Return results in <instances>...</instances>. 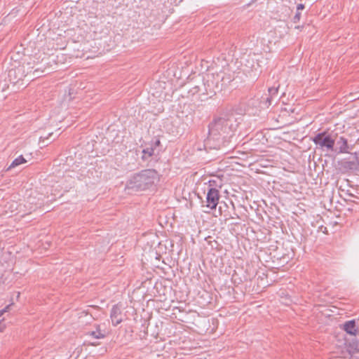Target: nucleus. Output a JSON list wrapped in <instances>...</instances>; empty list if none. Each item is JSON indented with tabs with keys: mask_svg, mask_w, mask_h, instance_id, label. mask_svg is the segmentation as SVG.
I'll list each match as a JSON object with an SVG mask.
<instances>
[{
	"mask_svg": "<svg viewBox=\"0 0 359 359\" xmlns=\"http://www.w3.org/2000/svg\"><path fill=\"white\" fill-rule=\"evenodd\" d=\"M272 97L273 96L269 95V97H267L266 99V102L268 104L269 106L271 104Z\"/></svg>",
	"mask_w": 359,
	"mask_h": 359,
	"instance_id": "20",
	"label": "nucleus"
},
{
	"mask_svg": "<svg viewBox=\"0 0 359 359\" xmlns=\"http://www.w3.org/2000/svg\"><path fill=\"white\" fill-rule=\"evenodd\" d=\"M158 179V174L155 170H144L133 175L127 182L126 187L134 191H143L151 187Z\"/></svg>",
	"mask_w": 359,
	"mask_h": 359,
	"instance_id": "2",
	"label": "nucleus"
},
{
	"mask_svg": "<svg viewBox=\"0 0 359 359\" xmlns=\"http://www.w3.org/2000/svg\"><path fill=\"white\" fill-rule=\"evenodd\" d=\"M26 162H27V161L25 160V158L21 155V156H18V158H16L15 160L13 161L11 164L8 168V170H10L12 168H15L16 166H18V165H21L22 163H26Z\"/></svg>",
	"mask_w": 359,
	"mask_h": 359,
	"instance_id": "13",
	"label": "nucleus"
},
{
	"mask_svg": "<svg viewBox=\"0 0 359 359\" xmlns=\"http://www.w3.org/2000/svg\"><path fill=\"white\" fill-rule=\"evenodd\" d=\"M234 118L219 117L209 124V133L205 145L210 149H220L226 146L231 133L238 126Z\"/></svg>",
	"mask_w": 359,
	"mask_h": 359,
	"instance_id": "1",
	"label": "nucleus"
},
{
	"mask_svg": "<svg viewBox=\"0 0 359 359\" xmlns=\"http://www.w3.org/2000/svg\"><path fill=\"white\" fill-rule=\"evenodd\" d=\"M344 330L348 334L355 336L357 334L358 330L356 329L355 320H351L346 322L344 324Z\"/></svg>",
	"mask_w": 359,
	"mask_h": 359,
	"instance_id": "9",
	"label": "nucleus"
},
{
	"mask_svg": "<svg viewBox=\"0 0 359 359\" xmlns=\"http://www.w3.org/2000/svg\"><path fill=\"white\" fill-rule=\"evenodd\" d=\"M161 145V141L159 139H156L154 142H152L151 145V146H153V147L154 148V149Z\"/></svg>",
	"mask_w": 359,
	"mask_h": 359,
	"instance_id": "17",
	"label": "nucleus"
},
{
	"mask_svg": "<svg viewBox=\"0 0 359 359\" xmlns=\"http://www.w3.org/2000/svg\"><path fill=\"white\" fill-rule=\"evenodd\" d=\"M277 93H278V88H273V87L269 88V95L273 96L274 95H276Z\"/></svg>",
	"mask_w": 359,
	"mask_h": 359,
	"instance_id": "16",
	"label": "nucleus"
},
{
	"mask_svg": "<svg viewBox=\"0 0 359 359\" xmlns=\"http://www.w3.org/2000/svg\"><path fill=\"white\" fill-rule=\"evenodd\" d=\"M43 72V70L41 69L40 68H35V67L34 66V69H32V72L29 75L28 81L34 80L36 78L41 76Z\"/></svg>",
	"mask_w": 359,
	"mask_h": 359,
	"instance_id": "12",
	"label": "nucleus"
},
{
	"mask_svg": "<svg viewBox=\"0 0 359 359\" xmlns=\"http://www.w3.org/2000/svg\"><path fill=\"white\" fill-rule=\"evenodd\" d=\"M11 305L12 304H9L6 306L4 309L0 311V317H1L5 312H7L8 311Z\"/></svg>",
	"mask_w": 359,
	"mask_h": 359,
	"instance_id": "18",
	"label": "nucleus"
},
{
	"mask_svg": "<svg viewBox=\"0 0 359 359\" xmlns=\"http://www.w3.org/2000/svg\"><path fill=\"white\" fill-rule=\"evenodd\" d=\"M353 148V146L348 144V140L345 137L337 135L333 151L337 154H348Z\"/></svg>",
	"mask_w": 359,
	"mask_h": 359,
	"instance_id": "6",
	"label": "nucleus"
},
{
	"mask_svg": "<svg viewBox=\"0 0 359 359\" xmlns=\"http://www.w3.org/2000/svg\"><path fill=\"white\" fill-rule=\"evenodd\" d=\"M217 82L212 74H208L201 83L191 87L189 93L192 95L199 93L201 100L213 97L217 90H220Z\"/></svg>",
	"mask_w": 359,
	"mask_h": 359,
	"instance_id": "3",
	"label": "nucleus"
},
{
	"mask_svg": "<svg viewBox=\"0 0 359 359\" xmlns=\"http://www.w3.org/2000/svg\"><path fill=\"white\" fill-rule=\"evenodd\" d=\"M337 134H328L326 132L318 133L313 137V142L323 151H333Z\"/></svg>",
	"mask_w": 359,
	"mask_h": 359,
	"instance_id": "5",
	"label": "nucleus"
},
{
	"mask_svg": "<svg viewBox=\"0 0 359 359\" xmlns=\"http://www.w3.org/2000/svg\"><path fill=\"white\" fill-rule=\"evenodd\" d=\"M96 330L86 333L87 335L90 336L95 339H103L106 336L104 330H101L100 325H96Z\"/></svg>",
	"mask_w": 359,
	"mask_h": 359,
	"instance_id": "10",
	"label": "nucleus"
},
{
	"mask_svg": "<svg viewBox=\"0 0 359 359\" xmlns=\"http://www.w3.org/2000/svg\"><path fill=\"white\" fill-rule=\"evenodd\" d=\"M304 8V5L302 4H299L297 6V11H299L301 10H303Z\"/></svg>",
	"mask_w": 359,
	"mask_h": 359,
	"instance_id": "19",
	"label": "nucleus"
},
{
	"mask_svg": "<svg viewBox=\"0 0 359 359\" xmlns=\"http://www.w3.org/2000/svg\"><path fill=\"white\" fill-rule=\"evenodd\" d=\"M110 318L113 325L116 326L123 321V314L118 304L113 306L111 310Z\"/></svg>",
	"mask_w": 359,
	"mask_h": 359,
	"instance_id": "8",
	"label": "nucleus"
},
{
	"mask_svg": "<svg viewBox=\"0 0 359 359\" xmlns=\"http://www.w3.org/2000/svg\"><path fill=\"white\" fill-rule=\"evenodd\" d=\"M301 18V13L299 11H297L295 15L293 18V22L294 23H297L299 22Z\"/></svg>",
	"mask_w": 359,
	"mask_h": 359,
	"instance_id": "15",
	"label": "nucleus"
},
{
	"mask_svg": "<svg viewBox=\"0 0 359 359\" xmlns=\"http://www.w3.org/2000/svg\"><path fill=\"white\" fill-rule=\"evenodd\" d=\"M219 198L220 194L219 190L216 188H209L206 196V206L211 210L216 209Z\"/></svg>",
	"mask_w": 359,
	"mask_h": 359,
	"instance_id": "7",
	"label": "nucleus"
},
{
	"mask_svg": "<svg viewBox=\"0 0 359 359\" xmlns=\"http://www.w3.org/2000/svg\"><path fill=\"white\" fill-rule=\"evenodd\" d=\"M33 65L34 62H28L11 69L8 74L9 81L13 84H17L20 81H22L25 78L29 77L32 69H34Z\"/></svg>",
	"mask_w": 359,
	"mask_h": 359,
	"instance_id": "4",
	"label": "nucleus"
},
{
	"mask_svg": "<svg viewBox=\"0 0 359 359\" xmlns=\"http://www.w3.org/2000/svg\"><path fill=\"white\" fill-rule=\"evenodd\" d=\"M154 148L153 146H151L150 147H147L146 149H144L142 151V153L144 155L142 156L143 159H146V155H147L149 157L151 156L154 154Z\"/></svg>",
	"mask_w": 359,
	"mask_h": 359,
	"instance_id": "14",
	"label": "nucleus"
},
{
	"mask_svg": "<svg viewBox=\"0 0 359 359\" xmlns=\"http://www.w3.org/2000/svg\"><path fill=\"white\" fill-rule=\"evenodd\" d=\"M339 164L343 168L346 170H353L356 168L357 167V164L355 161H347L346 159H344L341 161H340Z\"/></svg>",
	"mask_w": 359,
	"mask_h": 359,
	"instance_id": "11",
	"label": "nucleus"
}]
</instances>
